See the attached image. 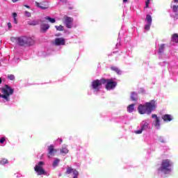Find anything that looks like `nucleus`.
<instances>
[{
  "mask_svg": "<svg viewBox=\"0 0 178 178\" xmlns=\"http://www.w3.org/2000/svg\"><path fill=\"white\" fill-rule=\"evenodd\" d=\"M156 109V102L151 100L144 104H140L138 106V112L140 115H151Z\"/></svg>",
  "mask_w": 178,
  "mask_h": 178,
  "instance_id": "f257e3e1",
  "label": "nucleus"
},
{
  "mask_svg": "<svg viewBox=\"0 0 178 178\" xmlns=\"http://www.w3.org/2000/svg\"><path fill=\"white\" fill-rule=\"evenodd\" d=\"M17 44L20 47H31L35 44V41L29 36H21L17 38Z\"/></svg>",
  "mask_w": 178,
  "mask_h": 178,
  "instance_id": "f03ea898",
  "label": "nucleus"
},
{
  "mask_svg": "<svg viewBox=\"0 0 178 178\" xmlns=\"http://www.w3.org/2000/svg\"><path fill=\"white\" fill-rule=\"evenodd\" d=\"M172 162L169 159L163 160L158 172H162L164 175H168L172 172Z\"/></svg>",
  "mask_w": 178,
  "mask_h": 178,
  "instance_id": "7ed1b4c3",
  "label": "nucleus"
},
{
  "mask_svg": "<svg viewBox=\"0 0 178 178\" xmlns=\"http://www.w3.org/2000/svg\"><path fill=\"white\" fill-rule=\"evenodd\" d=\"M2 91L3 93V99H6V101L8 102L9 97H10V95H13L14 90L8 85H6L5 87L2 89Z\"/></svg>",
  "mask_w": 178,
  "mask_h": 178,
  "instance_id": "20e7f679",
  "label": "nucleus"
},
{
  "mask_svg": "<svg viewBox=\"0 0 178 178\" xmlns=\"http://www.w3.org/2000/svg\"><path fill=\"white\" fill-rule=\"evenodd\" d=\"M102 84H105V80H104V78L94 80L91 83V87L94 91L98 92L99 91V87H101Z\"/></svg>",
  "mask_w": 178,
  "mask_h": 178,
  "instance_id": "39448f33",
  "label": "nucleus"
},
{
  "mask_svg": "<svg viewBox=\"0 0 178 178\" xmlns=\"http://www.w3.org/2000/svg\"><path fill=\"white\" fill-rule=\"evenodd\" d=\"M103 80H104V84L106 90H114V88L118 86V83L116 81H113V79H104L103 78Z\"/></svg>",
  "mask_w": 178,
  "mask_h": 178,
  "instance_id": "423d86ee",
  "label": "nucleus"
},
{
  "mask_svg": "<svg viewBox=\"0 0 178 178\" xmlns=\"http://www.w3.org/2000/svg\"><path fill=\"white\" fill-rule=\"evenodd\" d=\"M44 165L43 161H40L38 163V165H36L34 168L35 172L38 173V176H42V175H47V172H45V170L42 168V166Z\"/></svg>",
  "mask_w": 178,
  "mask_h": 178,
  "instance_id": "0eeeda50",
  "label": "nucleus"
},
{
  "mask_svg": "<svg viewBox=\"0 0 178 178\" xmlns=\"http://www.w3.org/2000/svg\"><path fill=\"white\" fill-rule=\"evenodd\" d=\"M72 23H73V18L66 15L64 16V24H65L67 29H72Z\"/></svg>",
  "mask_w": 178,
  "mask_h": 178,
  "instance_id": "6e6552de",
  "label": "nucleus"
},
{
  "mask_svg": "<svg viewBox=\"0 0 178 178\" xmlns=\"http://www.w3.org/2000/svg\"><path fill=\"white\" fill-rule=\"evenodd\" d=\"M152 119H155L153 122V124H154V127L159 129V127H161V120L159 119V117H158L156 114H152Z\"/></svg>",
  "mask_w": 178,
  "mask_h": 178,
  "instance_id": "1a4fd4ad",
  "label": "nucleus"
},
{
  "mask_svg": "<svg viewBox=\"0 0 178 178\" xmlns=\"http://www.w3.org/2000/svg\"><path fill=\"white\" fill-rule=\"evenodd\" d=\"M65 173H66V175H70V173H73V175H74L73 178H77V177L79 176V171L72 168L71 167L67 168V170H66Z\"/></svg>",
  "mask_w": 178,
  "mask_h": 178,
  "instance_id": "9d476101",
  "label": "nucleus"
},
{
  "mask_svg": "<svg viewBox=\"0 0 178 178\" xmlns=\"http://www.w3.org/2000/svg\"><path fill=\"white\" fill-rule=\"evenodd\" d=\"M48 155H55L58 152V149L55 148L54 145H50L47 147Z\"/></svg>",
  "mask_w": 178,
  "mask_h": 178,
  "instance_id": "9b49d317",
  "label": "nucleus"
},
{
  "mask_svg": "<svg viewBox=\"0 0 178 178\" xmlns=\"http://www.w3.org/2000/svg\"><path fill=\"white\" fill-rule=\"evenodd\" d=\"M65 39L63 38H57L54 40V45L59 47L60 45H65Z\"/></svg>",
  "mask_w": 178,
  "mask_h": 178,
  "instance_id": "f8f14e48",
  "label": "nucleus"
},
{
  "mask_svg": "<svg viewBox=\"0 0 178 178\" xmlns=\"http://www.w3.org/2000/svg\"><path fill=\"white\" fill-rule=\"evenodd\" d=\"M149 126V124L148 122H145L144 124H141V129L140 130H137L135 131L136 134H141L144 130H147L148 129V127Z\"/></svg>",
  "mask_w": 178,
  "mask_h": 178,
  "instance_id": "ddd939ff",
  "label": "nucleus"
},
{
  "mask_svg": "<svg viewBox=\"0 0 178 178\" xmlns=\"http://www.w3.org/2000/svg\"><path fill=\"white\" fill-rule=\"evenodd\" d=\"M40 24V31L41 33H47V30L49 29V25L48 24L44 23V21H41Z\"/></svg>",
  "mask_w": 178,
  "mask_h": 178,
  "instance_id": "4468645a",
  "label": "nucleus"
},
{
  "mask_svg": "<svg viewBox=\"0 0 178 178\" xmlns=\"http://www.w3.org/2000/svg\"><path fill=\"white\" fill-rule=\"evenodd\" d=\"M35 4L38 8H40V9L42 10L48 9L49 8L48 3H38L36 1Z\"/></svg>",
  "mask_w": 178,
  "mask_h": 178,
  "instance_id": "2eb2a0df",
  "label": "nucleus"
},
{
  "mask_svg": "<svg viewBox=\"0 0 178 178\" xmlns=\"http://www.w3.org/2000/svg\"><path fill=\"white\" fill-rule=\"evenodd\" d=\"M161 119H163V120L166 122H172V120H173V118L172 117V115H169V114H165L162 115Z\"/></svg>",
  "mask_w": 178,
  "mask_h": 178,
  "instance_id": "dca6fc26",
  "label": "nucleus"
},
{
  "mask_svg": "<svg viewBox=\"0 0 178 178\" xmlns=\"http://www.w3.org/2000/svg\"><path fill=\"white\" fill-rule=\"evenodd\" d=\"M131 99L134 102H137V101H138V96L137 95V93L136 92H132L131 93Z\"/></svg>",
  "mask_w": 178,
  "mask_h": 178,
  "instance_id": "f3484780",
  "label": "nucleus"
},
{
  "mask_svg": "<svg viewBox=\"0 0 178 178\" xmlns=\"http://www.w3.org/2000/svg\"><path fill=\"white\" fill-rule=\"evenodd\" d=\"M171 41H172V42H174L175 44L178 43V34L177 33H174L172 35Z\"/></svg>",
  "mask_w": 178,
  "mask_h": 178,
  "instance_id": "a211bd4d",
  "label": "nucleus"
},
{
  "mask_svg": "<svg viewBox=\"0 0 178 178\" xmlns=\"http://www.w3.org/2000/svg\"><path fill=\"white\" fill-rule=\"evenodd\" d=\"M134 106H136L135 104H129L127 108V112L129 113H133L134 112Z\"/></svg>",
  "mask_w": 178,
  "mask_h": 178,
  "instance_id": "6ab92c4d",
  "label": "nucleus"
},
{
  "mask_svg": "<svg viewBox=\"0 0 178 178\" xmlns=\"http://www.w3.org/2000/svg\"><path fill=\"white\" fill-rule=\"evenodd\" d=\"M60 152L62 155H66V154H69V149L67 147H61L60 149Z\"/></svg>",
  "mask_w": 178,
  "mask_h": 178,
  "instance_id": "aec40b11",
  "label": "nucleus"
},
{
  "mask_svg": "<svg viewBox=\"0 0 178 178\" xmlns=\"http://www.w3.org/2000/svg\"><path fill=\"white\" fill-rule=\"evenodd\" d=\"M163 51H165V44H160L159 46V54H163Z\"/></svg>",
  "mask_w": 178,
  "mask_h": 178,
  "instance_id": "412c9836",
  "label": "nucleus"
},
{
  "mask_svg": "<svg viewBox=\"0 0 178 178\" xmlns=\"http://www.w3.org/2000/svg\"><path fill=\"white\" fill-rule=\"evenodd\" d=\"M146 21L147 22V23L149 24H152V17H151V15H146Z\"/></svg>",
  "mask_w": 178,
  "mask_h": 178,
  "instance_id": "4be33fe9",
  "label": "nucleus"
},
{
  "mask_svg": "<svg viewBox=\"0 0 178 178\" xmlns=\"http://www.w3.org/2000/svg\"><path fill=\"white\" fill-rule=\"evenodd\" d=\"M38 24H39L38 21H35V20L28 22V24L29 26H37L38 25Z\"/></svg>",
  "mask_w": 178,
  "mask_h": 178,
  "instance_id": "5701e85b",
  "label": "nucleus"
},
{
  "mask_svg": "<svg viewBox=\"0 0 178 178\" xmlns=\"http://www.w3.org/2000/svg\"><path fill=\"white\" fill-rule=\"evenodd\" d=\"M111 69L113 71L115 72L117 74H120V70L117 67L113 66L111 67Z\"/></svg>",
  "mask_w": 178,
  "mask_h": 178,
  "instance_id": "b1692460",
  "label": "nucleus"
},
{
  "mask_svg": "<svg viewBox=\"0 0 178 178\" xmlns=\"http://www.w3.org/2000/svg\"><path fill=\"white\" fill-rule=\"evenodd\" d=\"M45 20H48L50 23H55L56 20H55V18H51L50 17H45Z\"/></svg>",
  "mask_w": 178,
  "mask_h": 178,
  "instance_id": "393cba45",
  "label": "nucleus"
},
{
  "mask_svg": "<svg viewBox=\"0 0 178 178\" xmlns=\"http://www.w3.org/2000/svg\"><path fill=\"white\" fill-rule=\"evenodd\" d=\"M59 162H60V159H56L55 161L53 162V166L54 168H56V166H58V165H59Z\"/></svg>",
  "mask_w": 178,
  "mask_h": 178,
  "instance_id": "a878e982",
  "label": "nucleus"
},
{
  "mask_svg": "<svg viewBox=\"0 0 178 178\" xmlns=\"http://www.w3.org/2000/svg\"><path fill=\"white\" fill-rule=\"evenodd\" d=\"M55 27L58 31H63V26L60 25V26H56Z\"/></svg>",
  "mask_w": 178,
  "mask_h": 178,
  "instance_id": "bb28decb",
  "label": "nucleus"
},
{
  "mask_svg": "<svg viewBox=\"0 0 178 178\" xmlns=\"http://www.w3.org/2000/svg\"><path fill=\"white\" fill-rule=\"evenodd\" d=\"M172 11H173L175 13H177V11H178V6H172Z\"/></svg>",
  "mask_w": 178,
  "mask_h": 178,
  "instance_id": "cd10ccee",
  "label": "nucleus"
},
{
  "mask_svg": "<svg viewBox=\"0 0 178 178\" xmlns=\"http://www.w3.org/2000/svg\"><path fill=\"white\" fill-rule=\"evenodd\" d=\"M6 163H8V160H6V159H3V160L0 161L1 165H5Z\"/></svg>",
  "mask_w": 178,
  "mask_h": 178,
  "instance_id": "c85d7f7f",
  "label": "nucleus"
},
{
  "mask_svg": "<svg viewBox=\"0 0 178 178\" xmlns=\"http://www.w3.org/2000/svg\"><path fill=\"white\" fill-rule=\"evenodd\" d=\"M8 78L9 79V80L13 81V80H15V75H13V74H8Z\"/></svg>",
  "mask_w": 178,
  "mask_h": 178,
  "instance_id": "c756f323",
  "label": "nucleus"
},
{
  "mask_svg": "<svg viewBox=\"0 0 178 178\" xmlns=\"http://www.w3.org/2000/svg\"><path fill=\"white\" fill-rule=\"evenodd\" d=\"M151 29V24H148L145 26V30H147V31Z\"/></svg>",
  "mask_w": 178,
  "mask_h": 178,
  "instance_id": "7c9ffc66",
  "label": "nucleus"
},
{
  "mask_svg": "<svg viewBox=\"0 0 178 178\" xmlns=\"http://www.w3.org/2000/svg\"><path fill=\"white\" fill-rule=\"evenodd\" d=\"M25 16H26V17H31V13L29 11H26Z\"/></svg>",
  "mask_w": 178,
  "mask_h": 178,
  "instance_id": "2f4dec72",
  "label": "nucleus"
},
{
  "mask_svg": "<svg viewBox=\"0 0 178 178\" xmlns=\"http://www.w3.org/2000/svg\"><path fill=\"white\" fill-rule=\"evenodd\" d=\"M149 2H151V0H147L145 3V8H149Z\"/></svg>",
  "mask_w": 178,
  "mask_h": 178,
  "instance_id": "473e14b6",
  "label": "nucleus"
},
{
  "mask_svg": "<svg viewBox=\"0 0 178 178\" xmlns=\"http://www.w3.org/2000/svg\"><path fill=\"white\" fill-rule=\"evenodd\" d=\"M5 138H1V139H0V144H3V143H5Z\"/></svg>",
  "mask_w": 178,
  "mask_h": 178,
  "instance_id": "72a5a7b5",
  "label": "nucleus"
},
{
  "mask_svg": "<svg viewBox=\"0 0 178 178\" xmlns=\"http://www.w3.org/2000/svg\"><path fill=\"white\" fill-rule=\"evenodd\" d=\"M13 17L14 19H16V17H17V13H13Z\"/></svg>",
  "mask_w": 178,
  "mask_h": 178,
  "instance_id": "f704fd0d",
  "label": "nucleus"
},
{
  "mask_svg": "<svg viewBox=\"0 0 178 178\" xmlns=\"http://www.w3.org/2000/svg\"><path fill=\"white\" fill-rule=\"evenodd\" d=\"M8 29H12V24L10 22L8 23Z\"/></svg>",
  "mask_w": 178,
  "mask_h": 178,
  "instance_id": "c9c22d12",
  "label": "nucleus"
},
{
  "mask_svg": "<svg viewBox=\"0 0 178 178\" xmlns=\"http://www.w3.org/2000/svg\"><path fill=\"white\" fill-rule=\"evenodd\" d=\"M14 23L15 24H17V19L14 18Z\"/></svg>",
  "mask_w": 178,
  "mask_h": 178,
  "instance_id": "e433bc0d",
  "label": "nucleus"
},
{
  "mask_svg": "<svg viewBox=\"0 0 178 178\" xmlns=\"http://www.w3.org/2000/svg\"><path fill=\"white\" fill-rule=\"evenodd\" d=\"M18 1H20V0H12V2H13V3L17 2Z\"/></svg>",
  "mask_w": 178,
  "mask_h": 178,
  "instance_id": "4c0bfd02",
  "label": "nucleus"
},
{
  "mask_svg": "<svg viewBox=\"0 0 178 178\" xmlns=\"http://www.w3.org/2000/svg\"><path fill=\"white\" fill-rule=\"evenodd\" d=\"M25 8H27V9H30V7L28 5H24Z\"/></svg>",
  "mask_w": 178,
  "mask_h": 178,
  "instance_id": "58836bf2",
  "label": "nucleus"
},
{
  "mask_svg": "<svg viewBox=\"0 0 178 178\" xmlns=\"http://www.w3.org/2000/svg\"><path fill=\"white\" fill-rule=\"evenodd\" d=\"M60 1L61 2H65V3L67 2V0H60Z\"/></svg>",
  "mask_w": 178,
  "mask_h": 178,
  "instance_id": "ea45409f",
  "label": "nucleus"
},
{
  "mask_svg": "<svg viewBox=\"0 0 178 178\" xmlns=\"http://www.w3.org/2000/svg\"><path fill=\"white\" fill-rule=\"evenodd\" d=\"M0 97L3 98V95L0 93Z\"/></svg>",
  "mask_w": 178,
  "mask_h": 178,
  "instance_id": "a19ab883",
  "label": "nucleus"
},
{
  "mask_svg": "<svg viewBox=\"0 0 178 178\" xmlns=\"http://www.w3.org/2000/svg\"><path fill=\"white\" fill-rule=\"evenodd\" d=\"M175 3H178V0H174Z\"/></svg>",
  "mask_w": 178,
  "mask_h": 178,
  "instance_id": "79ce46f5",
  "label": "nucleus"
},
{
  "mask_svg": "<svg viewBox=\"0 0 178 178\" xmlns=\"http://www.w3.org/2000/svg\"><path fill=\"white\" fill-rule=\"evenodd\" d=\"M0 84H2V79L0 78Z\"/></svg>",
  "mask_w": 178,
  "mask_h": 178,
  "instance_id": "37998d69",
  "label": "nucleus"
},
{
  "mask_svg": "<svg viewBox=\"0 0 178 178\" xmlns=\"http://www.w3.org/2000/svg\"><path fill=\"white\" fill-rule=\"evenodd\" d=\"M126 2H127V0H123L124 3H126Z\"/></svg>",
  "mask_w": 178,
  "mask_h": 178,
  "instance_id": "c03bdc74",
  "label": "nucleus"
},
{
  "mask_svg": "<svg viewBox=\"0 0 178 178\" xmlns=\"http://www.w3.org/2000/svg\"><path fill=\"white\" fill-rule=\"evenodd\" d=\"M59 141H60V143H63V140H62V139H59Z\"/></svg>",
  "mask_w": 178,
  "mask_h": 178,
  "instance_id": "a18cd8bd",
  "label": "nucleus"
},
{
  "mask_svg": "<svg viewBox=\"0 0 178 178\" xmlns=\"http://www.w3.org/2000/svg\"><path fill=\"white\" fill-rule=\"evenodd\" d=\"M2 44V41L1 40H0V45Z\"/></svg>",
  "mask_w": 178,
  "mask_h": 178,
  "instance_id": "49530a36",
  "label": "nucleus"
}]
</instances>
